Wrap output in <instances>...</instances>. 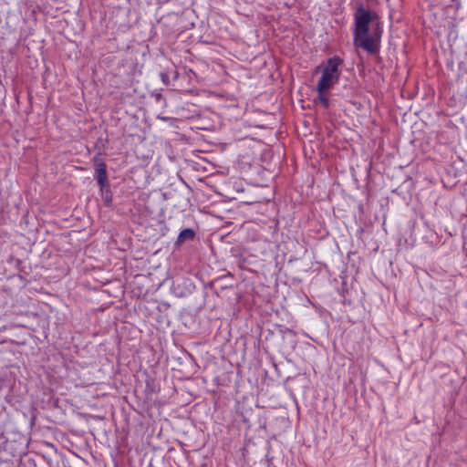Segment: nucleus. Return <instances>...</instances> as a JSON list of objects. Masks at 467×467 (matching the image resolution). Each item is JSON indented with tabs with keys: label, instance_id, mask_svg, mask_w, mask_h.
<instances>
[{
	"label": "nucleus",
	"instance_id": "39448f33",
	"mask_svg": "<svg viewBox=\"0 0 467 467\" xmlns=\"http://www.w3.org/2000/svg\"><path fill=\"white\" fill-rule=\"evenodd\" d=\"M194 235L195 234L192 229H184L180 233L178 239L176 241V244L180 245L183 244L185 241L192 240L194 238Z\"/></svg>",
	"mask_w": 467,
	"mask_h": 467
},
{
	"label": "nucleus",
	"instance_id": "423d86ee",
	"mask_svg": "<svg viewBox=\"0 0 467 467\" xmlns=\"http://www.w3.org/2000/svg\"><path fill=\"white\" fill-rule=\"evenodd\" d=\"M327 91L318 92V99L324 105L325 108L328 107V99L326 95Z\"/></svg>",
	"mask_w": 467,
	"mask_h": 467
},
{
	"label": "nucleus",
	"instance_id": "f03ea898",
	"mask_svg": "<svg viewBox=\"0 0 467 467\" xmlns=\"http://www.w3.org/2000/svg\"><path fill=\"white\" fill-rule=\"evenodd\" d=\"M338 78L337 76H329L324 72H322V76L317 83V89L318 92L327 91L330 89L337 82Z\"/></svg>",
	"mask_w": 467,
	"mask_h": 467
},
{
	"label": "nucleus",
	"instance_id": "0eeeda50",
	"mask_svg": "<svg viewBox=\"0 0 467 467\" xmlns=\"http://www.w3.org/2000/svg\"><path fill=\"white\" fill-rule=\"evenodd\" d=\"M161 284H162V280H159V282H157L156 284L152 285V286H155L156 288H158Z\"/></svg>",
	"mask_w": 467,
	"mask_h": 467
},
{
	"label": "nucleus",
	"instance_id": "20e7f679",
	"mask_svg": "<svg viewBox=\"0 0 467 467\" xmlns=\"http://www.w3.org/2000/svg\"><path fill=\"white\" fill-rule=\"evenodd\" d=\"M97 179L101 187L105 185L107 181V172H106V165L104 163H99L97 165L96 169Z\"/></svg>",
	"mask_w": 467,
	"mask_h": 467
},
{
	"label": "nucleus",
	"instance_id": "6e6552de",
	"mask_svg": "<svg viewBox=\"0 0 467 467\" xmlns=\"http://www.w3.org/2000/svg\"><path fill=\"white\" fill-rule=\"evenodd\" d=\"M156 98L160 99L161 98V94H156Z\"/></svg>",
	"mask_w": 467,
	"mask_h": 467
},
{
	"label": "nucleus",
	"instance_id": "7ed1b4c3",
	"mask_svg": "<svg viewBox=\"0 0 467 467\" xmlns=\"http://www.w3.org/2000/svg\"><path fill=\"white\" fill-rule=\"evenodd\" d=\"M342 59L337 57L329 58L322 72L329 76H337V78H339L340 72L338 67L342 64Z\"/></svg>",
	"mask_w": 467,
	"mask_h": 467
},
{
	"label": "nucleus",
	"instance_id": "f257e3e1",
	"mask_svg": "<svg viewBox=\"0 0 467 467\" xmlns=\"http://www.w3.org/2000/svg\"><path fill=\"white\" fill-rule=\"evenodd\" d=\"M372 22V15L364 8L358 9L355 15L354 44L369 53L377 51V40L379 36L368 33V26Z\"/></svg>",
	"mask_w": 467,
	"mask_h": 467
}]
</instances>
